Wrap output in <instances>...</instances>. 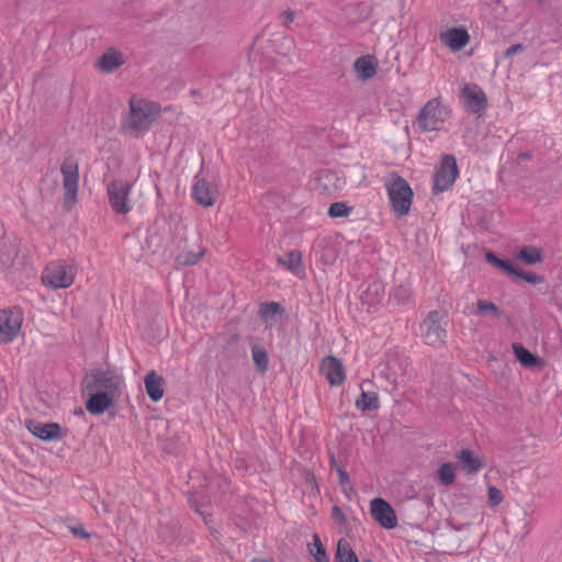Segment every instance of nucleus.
I'll return each instance as SVG.
<instances>
[{"instance_id": "nucleus-1", "label": "nucleus", "mask_w": 562, "mask_h": 562, "mask_svg": "<svg viewBox=\"0 0 562 562\" xmlns=\"http://www.w3.org/2000/svg\"><path fill=\"white\" fill-rule=\"evenodd\" d=\"M128 112L121 122L122 131L134 137L144 135L151 127L160 111V106L155 102L132 97L130 99Z\"/></svg>"}, {"instance_id": "nucleus-2", "label": "nucleus", "mask_w": 562, "mask_h": 562, "mask_svg": "<svg viewBox=\"0 0 562 562\" xmlns=\"http://www.w3.org/2000/svg\"><path fill=\"white\" fill-rule=\"evenodd\" d=\"M86 391H101L110 396L120 398L123 376L112 370H92L83 379Z\"/></svg>"}, {"instance_id": "nucleus-3", "label": "nucleus", "mask_w": 562, "mask_h": 562, "mask_svg": "<svg viewBox=\"0 0 562 562\" xmlns=\"http://www.w3.org/2000/svg\"><path fill=\"white\" fill-rule=\"evenodd\" d=\"M385 188L392 211L395 215L397 217L407 215L413 201V191L408 182L401 176L395 175L392 180L385 184Z\"/></svg>"}, {"instance_id": "nucleus-4", "label": "nucleus", "mask_w": 562, "mask_h": 562, "mask_svg": "<svg viewBox=\"0 0 562 562\" xmlns=\"http://www.w3.org/2000/svg\"><path fill=\"white\" fill-rule=\"evenodd\" d=\"M76 273L77 267L72 261L59 260L45 268L42 280L52 289H67L72 284Z\"/></svg>"}, {"instance_id": "nucleus-5", "label": "nucleus", "mask_w": 562, "mask_h": 562, "mask_svg": "<svg viewBox=\"0 0 562 562\" xmlns=\"http://www.w3.org/2000/svg\"><path fill=\"white\" fill-rule=\"evenodd\" d=\"M449 114L448 108L442 105L438 98H434L419 110L416 122L423 132L439 131Z\"/></svg>"}, {"instance_id": "nucleus-6", "label": "nucleus", "mask_w": 562, "mask_h": 562, "mask_svg": "<svg viewBox=\"0 0 562 562\" xmlns=\"http://www.w3.org/2000/svg\"><path fill=\"white\" fill-rule=\"evenodd\" d=\"M131 189L132 184L122 180H114L108 186L109 203L116 214L125 215L132 210Z\"/></svg>"}, {"instance_id": "nucleus-7", "label": "nucleus", "mask_w": 562, "mask_h": 562, "mask_svg": "<svg viewBox=\"0 0 562 562\" xmlns=\"http://www.w3.org/2000/svg\"><path fill=\"white\" fill-rule=\"evenodd\" d=\"M458 173L459 171L454 156L445 155L441 158L440 166L434 176V193L437 194L448 190L454 183Z\"/></svg>"}, {"instance_id": "nucleus-8", "label": "nucleus", "mask_w": 562, "mask_h": 562, "mask_svg": "<svg viewBox=\"0 0 562 562\" xmlns=\"http://www.w3.org/2000/svg\"><path fill=\"white\" fill-rule=\"evenodd\" d=\"M60 172L63 175V187L65 190L64 203L70 207L77 200L79 182L78 164L71 158H66L61 164Z\"/></svg>"}, {"instance_id": "nucleus-9", "label": "nucleus", "mask_w": 562, "mask_h": 562, "mask_svg": "<svg viewBox=\"0 0 562 562\" xmlns=\"http://www.w3.org/2000/svg\"><path fill=\"white\" fill-rule=\"evenodd\" d=\"M422 336L429 346H440L445 342L446 329L440 323V313L431 311L420 324Z\"/></svg>"}, {"instance_id": "nucleus-10", "label": "nucleus", "mask_w": 562, "mask_h": 562, "mask_svg": "<svg viewBox=\"0 0 562 562\" xmlns=\"http://www.w3.org/2000/svg\"><path fill=\"white\" fill-rule=\"evenodd\" d=\"M461 94L464 99L465 110L477 117L483 116L487 108V99L483 89L474 83L465 85L461 90Z\"/></svg>"}, {"instance_id": "nucleus-11", "label": "nucleus", "mask_w": 562, "mask_h": 562, "mask_svg": "<svg viewBox=\"0 0 562 562\" xmlns=\"http://www.w3.org/2000/svg\"><path fill=\"white\" fill-rule=\"evenodd\" d=\"M22 316L20 312L12 310L0 311V342L12 341L21 330Z\"/></svg>"}, {"instance_id": "nucleus-12", "label": "nucleus", "mask_w": 562, "mask_h": 562, "mask_svg": "<svg viewBox=\"0 0 562 562\" xmlns=\"http://www.w3.org/2000/svg\"><path fill=\"white\" fill-rule=\"evenodd\" d=\"M370 510L372 517L384 528L393 529L397 525L394 509L383 498L376 497L371 501Z\"/></svg>"}, {"instance_id": "nucleus-13", "label": "nucleus", "mask_w": 562, "mask_h": 562, "mask_svg": "<svg viewBox=\"0 0 562 562\" xmlns=\"http://www.w3.org/2000/svg\"><path fill=\"white\" fill-rule=\"evenodd\" d=\"M322 374L328 380L330 385H341L346 379V373L341 361L334 357L327 356L321 364Z\"/></svg>"}, {"instance_id": "nucleus-14", "label": "nucleus", "mask_w": 562, "mask_h": 562, "mask_svg": "<svg viewBox=\"0 0 562 562\" xmlns=\"http://www.w3.org/2000/svg\"><path fill=\"white\" fill-rule=\"evenodd\" d=\"M26 427L32 435L45 441H52L61 438V427L57 423H41L37 420H29Z\"/></svg>"}, {"instance_id": "nucleus-15", "label": "nucleus", "mask_w": 562, "mask_h": 562, "mask_svg": "<svg viewBox=\"0 0 562 562\" xmlns=\"http://www.w3.org/2000/svg\"><path fill=\"white\" fill-rule=\"evenodd\" d=\"M385 296V286L382 281L373 280L366 285L360 299L363 305L370 310L381 304Z\"/></svg>"}, {"instance_id": "nucleus-16", "label": "nucleus", "mask_w": 562, "mask_h": 562, "mask_svg": "<svg viewBox=\"0 0 562 562\" xmlns=\"http://www.w3.org/2000/svg\"><path fill=\"white\" fill-rule=\"evenodd\" d=\"M90 397L86 403V408L93 415L103 414L108 408L112 407L119 400L99 391H88Z\"/></svg>"}, {"instance_id": "nucleus-17", "label": "nucleus", "mask_w": 562, "mask_h": 562, "mask_svg": "<svg viewBox=\"0 0 562 562\" xmlns=\"http://www.w3.org/2000/svg\"><path fill=\"white\" fill-rule=\"evenodd\" d=\"M440 40L453 52L462 49L470 40V35L465 29L452 27L440 34Z\"/></svg>"}, {"instance_id": "nucleus-18", "label": "nucleus", "mask_w": 562, "mask_h": 562, "mask_svg": "<svg viewBox=\"0 0 562 562\" xmlns=\"http://www.w3.org/2000/svg\"><path fill=\"white\" fill-rule=\"evenodd\" d=\"M144 383L149 398L158 402L164 395V378L151 370L146 374Z\"/></svg>"}, {"instance_id": "nucleus-19", "label": "nucleus", "mask_w": 562, "mask_h": 562, "mask_svg": "<svg viewBox=\"0 0 562 562\" xmlns=\"http://www.w3.org/2000/svg\"><path fill=\"white\" fill-rule=\"evenodd\" d=\"M192 194L200 205L207 207L212 206L215 202V194L211 190L209 183L204 179H199L193 186Z\"/></svg>"}, {"instance_id": "nucleus-20", "label": "nucleus", "mask_w": 562, "mask_h": 562, "mask_svg": "<svg viewBox=\"0 0 562 562\" xmlns=\"http://www.w3.org/2000/svg\"><path fill=\"white\" fill-rule=\"evenodd\" d=\"M353 68L359 79L363 81L373 78L376 74L374 57L370 55L358 57L353 63Z\"/></svg>"}, {"instance_id": "nucleus-21", "label": "nucleus", "mask_w": 562, "mask_h": 562, "mask_svg": "<svg viewBox=\"0 0 562 562\" xmlns=\"http://www.w3.org/2000/svg\"><path fill=\"white\" fill-rule=\"evenodd\" d=\"M457 459L461 469L469 474L479 472L483 465L481 459L470 449H462Z\"/></svg>"}, {"instance_id": "nucleus-22", "label": "nucleus", "mask_w": 562, "mask_h": 562, "mask_svg": "<svg viewBox=\"0 0 562 562\" xmlns=\"http://www.w3.org/2000/svg\"><path fill=\"white\" fill-rule=\"evenodd\" d=\"M124 63L123 55L116 50L105 52L98 61V67L104 72H112Z\"/></svg>"}, {"instance_id": "nucleus-23", "label": "nucleus", "mask_w": 562, "mask_h": 562, "mask_svg": "<svg viewBox=\"0 0 562 562\" xmlns=\"http://www.w3.org/2000/svg\"><path fill=\"white\" fill-rule=\"evenodd\" d=\"M18 255L19 249L15 243L3 241L0 244V265L3 268L12 267Z\"/></svg>"}, {"instance_id": "nucleus-24", "label": "nucleus", "mask_w": 562, "mask_h": 562, "mask_svg": "<svg viewBox=\"0 0 562 562\" xmlns=\"http://www.w3.org/2000/svg\"><path fill=\"white\" fill-rule=\"evenodd\" d=\"M356 407L362 412L376 411L380 407L378 394L374 392L362 391L356 401Z\"/></svg>"}, {"instance_id": "nucleus-25", "label": "nucleus", "mask_w": 562, "mask_h": 562, "mask_svg": "<svg viewBox=\"0 0 562 562\" xmlns=\"http://www.w3.org/2000/svg\"><path fill=\"white\" fill-rule=\"evenodd\" d=\"M336 562H359L357 554L351 549L348 541L344 538L338 540L335 554Z\"/></svg>"}, {"instance_id": "nucleus-26", "label": "nucleus", "mask_w": 562, "mask_h": 562, "mask_svg": "<svg viewBox=\"0 0 562 562\" xmlns=\"http://www.w3.org/2000/svg\"><path fill=\"white\" fill-rule=\"evenodd\" d=\"M513 351L517 360L526 368H531L538 363V358L520 344H513Z\"/></svg>"}, {"instance_id": "nucleus-27", "label": "nucleus", "mask_w": 562, "mask_h": 562, "mask_svg": "<svg viewBox=\"0 0 562 562\" xmlns=\"http://www.w3.org/2000/svg\"><path fill=\"white\" fill-rule=\"evenodd\" d=\"M251 353H252V360L255 362L256 369L259 372L265 373L267 371L268 364H269L268 352L266 351V349L263 347L252 346Z\"/></svg>"}, {"instance_id": "nucleus-28", "label": "nucleus", "mask_w": 562, "mask_h": 562, "mask_svg": "<svg viewBox=\"0 0 562 562\" xmlns=\"http://www.w3.org/2000/svg\"><path fill=\"white\" fill-rule=\"evenodd\" d=\"M518 258L527 265H533L542 261L540 249L533 246H525L518 252Z\"/></svg>"}, {"instance_id": "nucleus-29", "label": "nucleus", "mask_w": 562, "mask_h": 562, "mask_svg": "<svg viewBox=\"0 0 562 562\" xmlns=\"http://www.w3.org/2000/svg\"><path fill=\"white\" fill-rule=\"evenodd\" d=\"M454 470L456 467L451 462H446L440 465L438 469V480L441 485L449 486L454 482Z\"/></svg>"}, {"instance_id": "nucleus-30", "label": "nucleus", "mask_w": 562, "mask_h": 562, "mask_svg": "<svg viewBox=\"0 0 562 562\" xmlns=\"http://www.w3.org/2000/svg\"><path fill=\"white\" fill-rule=\"evenodd\" d=\"M284 312V307L278 302H268L260 305L259 315L263 319H274Z\"/></svg>"}, {"instance_id": "nucleus-31", "label": "nucleus", "mask_w": 562, "mask_h": 562, "mask_svg": "<svg viewBox=\"0 0 562 562\" xmlns=\"http://www.w3.org/2000/svg\"><path fill=\"white\" fill-rule=\"evenodd\" d=\"M308 550L314 555L315 562H329L326 550L317 535H314L313 542L308 544Z\"/></svg>"}, {"instance_id": "nucleus-32", "label": "nucleus", "mask_w": 562, "mask_h": 562, "mask_svg": "<svg viewBox=\"0 0 562 562\" xmlns=\"http://www.w3.org/2000/svg\"><path fill=\"white\" fill-rule=\"evenodd\" d=\"M301 260L302 254L299 250H291L284 257L278 258L279 263L286 267L290 271L296 270L301 265Z\"/></svg>"}, {"instance_id": "nucleus-33", "label": "nucleus", "mask_w": 562, "mask_h": 562, "mask_svg": "<svg viewBox=\"0 0 562 562\" xmlns=\"http://www.w3.org/2000/svg\"><path fill=\"white\" fill-rule=\"evenodd\" d=\"M485 259L487 262L503 269L509 274L516 273V267H514L509 259H501L492 251L486 252Z\"/></svg>"}, {"instance_id": "nucleus-34", "label": "nucleus", "mask_w": 562, "mask_h": 562, "mask_svg": "<svg viewBox=\"0 0 562 562\" xmlns=\"http://www.w3.org/2000/svg\"><path fill=\"white\" fill-rule=\"evenodd\" d=\"M411 288L403 283L395 285L391 294V299L397 304H406L411 300Z\"/></svg>"}, {"instance_id": "nucleus-35", "label": "nucleus", "mask_w": 562, "mask_h": 562, "mask_svg": "<svg viewBox=\"0 0 562 562\" xmlns=\"http://www.w3.org/2000/svg\"><path fill=\"white\" fill-rule=\"evenodd\" d=\"M203 255H204L203 249H201L198 252L183 251L177 256L176 261L180 266H193L203 257Z\"/></svg>"}, {"instance_id": "nucleus-36", "label": "nucleus", "mask_w": 562, "mask_h": 562, "mask_svg": "<svg viewBox=\"0 0 562 562\" xmlns=\"http://www.w3.org/2000/svg\"><path fill=\"white\" fill-rule=\"evenodd\" d=\"M352 212V207L345 202H334L329 205L328 215L333 218L347 217Z\"/></svg>"}, {"instance_id": "nucleus-37", "label": "nucleus", "mask_w": 562, "mask_h": 562, "mask_svg": "<svg viewBox=\"0 0 562 562\" xmlns=\"http://www.w3.org/2000/svg\"><path fill=\"white\" fill-rule=\"evenodd\" d=\"M479 313H490L494 318H501V310L493 303L486 300H479L476 302Z\"/></svg>"}, {"instance_id": "nucleus-38", "label": "nucleus", "mask_w": 562, "mask_h": 562, "mask_svg": "<svg viewBox=\"0 0 562 562\" xmlns=\"http://www.w3.org/2000/svg\"><path fill=\"white\" fill-rule=\"evenodd\" d=\"M513 276H516L530 284H537L543 281V278L541 276H538L529 271L520 270L518 268H516V273H513Z\"/></svg>"}, {"instance_id": "nucleus-39", "label": "nucleus", "mask_w": 562, "mask_h": 562, "mask_svg": "<svg viewBox=\"0 0 562 562\" xmlns=\"http://www.w3.org/2000/svg\"><path fill=\"white\" fill-rule=\"evenodd\" d=\"M487 496L492 507L498 506L504 498L502 491L493 485L488 486Z\"/></svg>"}, {"instance_id": "nucleus-40", "label": "nucleus", "mask_w": 562, "mask_h": 562, "mask_svg": "<svg viewBox=\"0 0 562 562\" xmlns=\"http://www.w3.org/2000/svg\"><path fill=\"white\" fill-rule=\"evenodd\" d=\"M337 474L339 477V484L344 487L346 491V486L350 483L349 474L345 469H342L341 465H337Z\"/></svg>"}, {"instance_id": "nucleus-41", "label": "nucleus", "mask_w": 562, "mask_h": 562, "mask_svg": "<svg viewBox=\"0 0 562 562\" xmlns=\"http://www.w3.org/2000/svg\"><path fill=\"white\" fill-rule=\"evenodd\" d=\"M525 49V46L521 45V44H514L512 46H509L505 52H504V57L505 58H509L512 57L513 55L517 54V53H520Z\"/></svg>"}, {"instance_id": "nucleus-42", "label": "nucleus", "mask_w": 562, "mask_h": 562, "mask_svg": "<svg viewBox=\"0 0 562 562\" xmlns=\"http://www.w3.org/2000/svg\"><path fill=\"white\" fill-rule=\"evenodd\" d=\"M282 18H283V24L285 26H288L289 24H291L294 21L295 12L291 9H288L283 12Z\"/></svg>"}, {"instance_id": "nucleus-43", "label": "nucleus", "mask_w": 562, "mask_h": 562, "mask_svg": "<svg viewBox=\"0 0 562 562\" xmlns=\"http://www.w3.org/2000/svg\"><path fill=\"white\" fill-rule=\"evenodd\" d=\"M71 532L75 536H77L79 538H82V539H86V538L90 537V535L85 530V528L81 525H79L77 527H72L71 528Z\"/></svg>"}, {"instance_id": "nucleus-44", "label": "nucleus", "mask_w": 562, "mask_h": 562, "mask_svg": "<svg viewBox=\"0 0 562 562\" xmlns=\"http://www.w3.org/2000/svg\"><path fill=\"white\" fill-rule=\"evenodd\" d=\"M331 517L336 521H342L345 519V516L339 507L335 506L331 512Z\"/></svg>"}, {"instance_id": "nucleus-45", "label": "nucleus", "mask_w": 562, "mask_h": 562, "mask_svg": "<svg viewBox=\"0 0 562 562\" xmlns=\"http://www.w3.org/2000/svg\"><path fill=\"white\" fill-rule=\"evenodd\" d=\"M329 465H330L331 469H335L336 471H337V465H340L338 463V461L336 460L334 453L330 454Z\"/></svg>"}, {"instance_id": "nucleus-46", "label": "nucleus", "mask_w": 562, "mask_h": 562, "mask_svg": "<svg viewBox=\"0 0 562 562\" xmlns=\"http://www.w3.org/2000/svg\"><path fill=\"white\" fill-rule=\"evenodd\" d=\"M521 156H522V158H525V159H529V158H530V154H528V153L522 154Z\"/></svg>"}, {"instance_id": "nucleus-47", "label": "nucleus", "mask_w": 562, "mask_h": 562, "mask_svg": "<svg viewBox=\"0 0 562 562\" xmlns=\"http://www.w3.org/2000/svg\"><path fill=\"white\" fill-rule=\"evenodd\" d=\"M75 413L78 414V415H83V411L81 408L75 411Z\"/></svg>"}, {"instance_id": "nucleus-48", "label": "nucleus", "mask_w": 562, "mask_h": 562, "mask_svg": "<svg viewBox=\"0 0 562 562\" xmlns=\"http://www.w3.org/2000/svg\"><path fill=\"white\" fill-rule=\"evenodd\" d=\"M192 94L198 95V92L195 90H192Z\"/></svg>"}, {"instance_id": "nucleus-49", "label": "nucleus", "mask_w": 562, "mask_h": 562, "mask_svg": "<svg viewBox=\"0 0 562 562\" xmlns=\"http://www.w3.org/2000/svg\"><path fill=\"white\" fill-rule=\"evenodd\" d=\"M192 94L198 95V92L195 90H192Z\"/></svg>"}, {"instance_id": "nucleus-50", "label": "nucleus", "mask_w": 562, "mask_h": 562, "mask_svg": "<svg viewBox=\"0 0 562 562\" xmlns=\"http://www.w3.org/2000/svg\"><path fill=\"white\" fill-rule=\"evenodd\" d=\"M364 562H373L372 560L368 559V560H364Z\"/></svg>"}]
</instances>
